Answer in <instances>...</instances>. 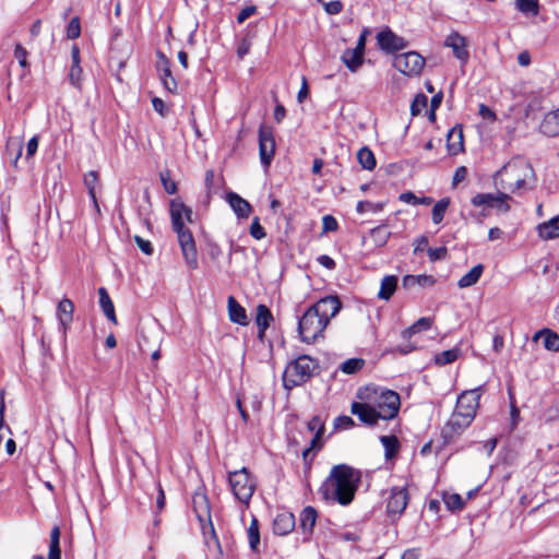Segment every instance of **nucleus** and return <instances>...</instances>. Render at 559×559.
<instances>
[{
  "mask_svg": "<svg viewBox=\"0 0 559 559\" xmlns=\"http://www.w3.org/2000/svg\"><path fill=\"white\" fill-rule=\"evenodd\" d=\"M341 309L342 302L337 296H325L309 307L298 320V333L301 342L314 344L324 338L326 326Z\"/></svg>",
  "mask_w": 559,
  "mask_h": 559,
  "instance_id": "nucleus-1",
  "label": "nucleus"
},
{
  "mask_svg": "<svg viewBox=\"0 0 559 559\" xmlns=\"http://www.w3.org/2000/svg\"><path fill=\"white\" fill-rule=\"evenodd\" d=\"M360 480L359 469L347 464L334 465L320 491L325 500L347 506L354 500Z\"/></svg>",
  "mask_w": 559,
  "mask_h": 559,
  "instance_id": "nucleus-2",
  "label": "nucleus"
},
{
  "mask_svg": "<svg viewBox=\"0 0 559 559\" xmlns=\"http://www.w3.org/2000/svg\"><path fill=\"white\" fill-rule=\"evenodd\" d=\"M170 217L174 231L177 234L178 242L187 265L198 269V252L191 231L185 227V222H192V210L181 201L174 200L170 203Z\"/></svg>",
  "mask_w": 559,
  "mask_h": 559,
  "instance_id": "nucleus-3",
  "label": "nucleus"
},
{
  "mask_svg": "<svg viewBox=\"0 0 559 559\" xmlns=\"http://www.w3.org/2000/svg\"><path fill=\"white\" fill-rule=\"evenodd\" d=\"M534 180L532 165L524 158H513L493 175V183L497 190L515 193L526 189L530 181Z\"/></svg>",
  "mask_w": 559,
  "mask_h": 559,
  "instance_id": "nucleus-4",
  "label": "nucleus"
},
{
  "mask_svg": "<svg viewBox=\"0 0 559 559\" xmlns=\"http://www.w3.org/2000/svg\"><path fill=\"white\" fill-rule=\"evenodd\" d=\"M356 396L358 400L369 403L382 420L395 418L401 407L400 394L383 386L366 385L358 389Z\"/></svg>",
  "mask_w": 559,
  "mask_h": 559,
  "instance_id": "nucleus-5",
  "label": "nucleus"
},
{
  "mask_svg": "<svg viewBox=\"0 0 559 559\" xmlns=\"http://www.w3.org/2000/svg\"><path fill=\"white\" fill-rule=\"evenodd\" d=\"M317 367V361L308 355H301L290 361L283 374L285 389L292 390L307 382L312 377Z\"/></svg>",
  "mask_w": 559,
  "mask_h": 559,
  "instance_id": "nucleus-6",
  "label": "nucleus"
},
{
  "mask_svg": "<svg viewBox=\"0 0 559 559\" xmlns=\"http://www.w3.org/2000/svg\"><path fill=\"white\" fill-rule=\"evenodd\" d=\"M228 484L235 498L248 507L258 486L257 478L242 467L228 473Z\"/></svg>",
  "mask_w": 559,
  "mask_h": 559,
  "instance_id": "nucleus-7",
  "label": "nucleus"
},
{
  "mask_svg": "<svg viewBox=\"0 0 559 559\" xmlns=\"http://www.w3.org/2000/svg\"><path fill=\"white\" fill-rule=\"evenodd\" d=\"M424 66L425 59L416 51L400 53L393 59V67L408 76L418 75Z\"/></svg>",
  "mask_w": 559,
  "mask_h": 559,
  "instance_id": "nucleus-8",
  "label": "nucleus"
},
{
  "mask_svg": "<svg viewBox=\"0 0 559 559\" xmlns=\"http://www.w3.org/2000/svg\"><path fill=\"white\" fill-rule=\"evenodd\" d=\"M497 194L492 193H477L472 198V204L474 206H485L489 209H496L500 213H508L510 211L509 201L511 197L509 193L502 190H498Z\"/></svg>",
  "mask_w": 559,
  "mask_h": 559,
  "instance_id": "nucleus-9",
  "label": "nucleus"
},
{
  "mask_svg": "<svg viewBox=\"0 0 559 559\" xmlns=\"http://www.w3.org/2000/svg\"><path fill=\"white\" fill-rule=\"evenodd\" d=\"M481 394V386L462 392L457 397L454 411L460 412L463 415H466L467 417H472L474 419L476 416L477 408L479 406V400Z\"/></svg>",
  "mask_w": 559,
  "mask_h": 559,
  "instance_id": "nucleus-10",
  "label": "nucleus"
},
{
  "mask_svg": "<svg viewBox=\"0 0 559 559\" xmlns=\"http://www.w3.org/2000/svg\"><path fill=\"white\" fill-rule=\"evenodd\" d=\"M275 140L270 127L261 126L259 129V155L261 164L267 168L274 157Z\"/></svg>",
  "mask_w": 559,
  "mask_h": 559,
  "instance_id": "nucleus-11",
  "label": "nucleus"
},
{
  "mask_svg": "<svg viewBox=\"0 0 559 559\" xmlns=\"http://www.w3.org/2000/svg\"><path fill=\"white\" fill-rule=\"evenodd\" d=\"M408 492L405 487H393L386 503L389 516H401L408 504Z\"/></svg>",
  "mask_w": 559,
  "mask_h": 559,
  "instance_id": "nucleus-12",
  "label": "nucleus"
},
{
  "mask_svg": "<svg viewBox=\"0 0 559 559\" xmlns=\"http://www.w3.org/2000/svg\"><path fill=\"white\" fill-rule=\"evenodd\" d=\"M444 46L452 49L454 57L466 64L469 59L468 41L457 32H451L444 39Z\"/></svg>",
  "mask_w": 559,
  "mask_h": 559,
  "instance_id": "nucleus-13",
  "label": "nucleus"
},
{
  "mask_svg": "<svg viewBox=\"0 0 559 559\" xmlns=\"http://www.w3.org/2000/svg\"><path fill=\"white\" fill-rule=\"evenodd\" d=\"M377 41L380 49L386 52H394L404 49L407 46V41L394 34L390 28H385L378 33Z\"/></svg>",
  "mask_w": 559,
  "mask_h": 559,
  "instance_id": "nucleus-14",
  "label": "nucleus"
},
{
  "mask_svg": "<svg viewBox=\"0 0 559 559\" xmlns=\"http://www.w3.org/2000/svg\"><path fill=\"white\" fill-rule=\"evenodd\" d=\"M350 412L356 415L361 423L368 426H374L378 424L379 419H381V417H378L376 409L365 401L358 400L357 402H353Z\"/></svg>",
  "mask_w": 559,
  "mask_h": 559,
  "instance_id": "nucleus-15",
  "label": "nucleus"
},
{
  "mask_svg": "<svg viewBox=\"0 0 559 559\" xmlns=\"http://www.w3.org/2000/svg\"><path fill=\"white\" fill-rule=\"evenodd\" d=\"M472 417H467L460 412L454 411L444 427V433L448 437L461 435L473 421Z\"/></svg>",
  "mask_w": 559,
  "mask_h": 559,
  "instance_id": "nucleus-16",
  "label": "nucleus"
},
{
  "mask_svg": "<svg viewBox=\"0 0 559 559\" xmlns=\"http://www.w3.org/2000/svg\"><path fill=\"white\" fill-rule=\"evenodd\" d=\"M309 431L314 432L310 445L302 451L304 459H307L312 450H319L322 447V435L324 432V424L319 416H314L307 425Z\"/></svg>",
  "mask_w": 559,
  "mask_h": 559,
  "instance_id": "nucleus-17",
  "label": "nucleus"
},
{
  "mask_svg": "<svg viewBox=\"0 0 559 559\" xmlns=\"http://www.w3.org/2000/svg\"><path fill=\"white\" fill-rule=\"evenodd\" d=\"M73 312L74 304L70 299L63 298L59 301L57 306V318L63 334L67 333V330L73 320Z\"/></svg>",
  "mask_w": 559,
  "mask_h": 559,
  "instance_id": "nucleus-18",
  "label": "nucleus"
},
{
  "mask_svg": "<svg viewBox=\"0 0 559 559\" xmlns=\"http://www.w3.org/2000/svg\"><path fill=\"white\" fill-rule=\"evenodd\" d=\"M157 70L164 87L168 92L175 93L177 91V82L171 74L169 61L163 53H159Z\"/></svg>",
  "mask_w": 559,
  "mask_h": 559,
  "instance_id": "nucleus-19",
  "label": "nucleus"
},
{
  "mask_svg": "<svg viewBox=\"0 0 559 559\" xmlns=\"http://www.w3.org/2000/svg\"><path fill=\"white\" fill-rule=\"evenodd\" d=\"M539 130L546 136H559V108L545 115Z\"/></svg>",
  "mask_w": 559,
  "mask_h": 559,
  "instance_id": "nucleus-20",
  "label": "nucleus"
},
{
  "mask_svg": "<svg viewBox=\"0 0 559 559\" xmlns=\"http://www.w3.org/2000/svg\"><path fill=\"white\" fill-rule=\"evenodd\" d=\"M227 201L239 218H248L250 216L252 207L247 200L235 192H230L227 194Z\"/></svg>",
  "mask_w": 559,
  "mask_h": 559,
  "instance_id": "nucleus-21",
  "label": "nucleus"
},
{
  "mask_svg": "<svg viewBox=\"0 0 559 559\" xmlns=\"http://www.w3.org/2000/svg\"><path fill=\"white\" fill-rule=\"evenodd\" d=\"M295 527V518L292 513L284 512L275 516L273 521V532L276 535H286Z\"/></svg>",
  "mask_w": 559,
  "mask_h": 559,
  "instance_id": "nucleus-22",
  "label": "nucleus"
},
{
  "mask_svg": "<svg viewBox=\"0 0 559 559\" xmlns=\"http://www.w3.org/2000/svg\"><path fill=\"white\" fill-rule=\"evenodd\" d=\"M228 306V314L229 319L234 323H238L240 325L248 324V317L246 313V309L235 299V297L229 296L227 299Z\"/></svg>",
  "mask_w": 559,
  "mask_h": 559,
  "instance_id": "nucleus-23",
  "label": "nucleus"
},
{
  "mask_svg": "<svg viewBox=\"0 0 559 559\" xmlns=\"http://www.w3.org/2000/svg\"><path fill=\"white\" fill-rule=\"evenodd\" d=\"M273 321L271 310L265 305H259L257 307L255 323L258 325V337L263 340L266 329Z\"/></svg>",
  "mask_w": 559,
  "mask_h": 559,
  "instance_id": "nucleus-24",
  "label": "nucleus"
},
{
  "mask_svg": "<svg viewBox=\"0 0 559 559\" xmlns=\"http://www.w3.org/2000/svg\"><path fill=\"white\" fill-rule=\"evenodd\" d=\"M99 295V306L105 314V317L112 322L114 324L118 323L114 302L105 287L98 288Z\"/></svg>",
  "mask_w": 559,
  "mask_h": 559,
  "instance_id": "nucleus-25",
  "label": "nucleus"
},
{
  "mask_svg": "<svg viewBox=\"0 0 559 559\" xmlns=\"http://www.w3.org/2000/svg\"><path fill=\"white\" fill-rule=\"evenodd\" d=\"M436 284V278L431 275H405L402 280L404 288L409 289L415 286L431 287Z\"/></svg>",
  "mask_w": 559,
  "mask_h": 559,
  "instance_id": "nucleus-26",
  "label": "nucleus"
},
{
  "mask_svg": "<svg viewBox=\"0 0 559 559\" xmlns=\"http://www.w3.org/2000/svg\"><path fill=\"white\" fill-rule=\"evenodd\" d=\"M538 236L542 239H555L559 237V215L537 226Z\"/></svg>",
  "mask_w": 559,
  "mask_h": 559,
  "instance_id": "nucleus-27",
  "label": "nucleus"
},
{
  "mask_svg": "<svg viewBox=\"0 0 559 559\" xmlns=\"http://www.w3.org/2000/svg\"><path fill=\"white\" fill-rule=\"evenodd\" d=\"M397 276L386 275L382 278L380 289L378 292V298L381 300H390L397 288Z\"/></svg>",
  "mask_w": 559,
  "mask_h": 559,
  "instance_id": "nucleus-28",
  "label": "nucleus"
},
{
  "mask_svg": "<svg viewBox=\"0 0 559 559\" xmlns=\"http://www.w3.org/2000/svg\"><path fill=\"white\" fill-rule=\"evenodd\" d=\"M544 336V347L549 352H559V335L549 330L544 329L535 333L533 340L536 341L538 337Z\"/></svg>",
  "mask_w": 559,
  "mask_h": 559,
  "instance_id": "nucleus-29",
  "label": "nucleus"
},
{
  "mask_svg": "<svg viewBox=\"0 0 559 559\" xmlns=\"http://www.w3.org/2000/svg\"><path fill=\"white\" fill-rule=\"evenodd\" d=\"M341 59L349 71L356 72L362 64L364 55L359 51H356L355 49H346L343 52Z\"/></svg>",
  "mask_w": 559,
  "mask_h": 559,
  "instance_id": "nucleus-30",
  "label": "nucleus"
},
{
  "mask_svg": "<svg viewBox=\"0 0 559 559\" xmlns=\"http://www.w3.org/2000/svg\"><path fill=\"white\" fill-rule=\"evenodd\" d=\"M484 272V265L477 264L473 266L466 274H464L457 282L460 288H467L475 285Z\"/></svg>",
  "mask_w": 559,
  "mask_h": 559,
  "instance_id": "nucleus-31",
  "label": "nucleus"
},
{
  "mask_svg": "<svg viewBox=\"0 0 559 559\" xmlns=\"http://www.w3.org/2000/svg\"><path fill=\"white\" fill-rule=\"evenodd\" d=\"M84 186L87 189L88 195L94 204V207L99 212V206L96 198V186L98 183V174L91 170L84 175Z\"/></svg>",
  "mask_w": 559,
  "mask_h": 559,
  "instance_id": "nucleus-32",
  "label": "nucleus"
},
{
  "mask_svg": "<svg viewBox=\"0 0 559 559\" xmlns=\"http://www.w3.org/2000/svg\"><path fill=\"white\" fill-rule=\"evenodd\" d=\"M318 513L314 508L306 507L300 513V527L305 533H311L317 521Z\"/></svg>",
  "mask_w": 559,
  "mask_h": 559,
  "instance_id": "nucleus-33",
  "label": "nucleus"
},
{
  "mask_svg": "<svg viewBox=\"0 0 559 559\" xmlns=\"http://www.w3.org/2000/svg\"><path fill=\"white\" fill-rule=\"evenodd\" d=\"M380 441L384 448V456L386 460L393 459L400 449V441L395 436H381Z\"/></svg>",
  "mask_w": 559,
  "mask_h": 559,
  "instance_id": "nucleus-34",
  "label": "nucleus"
},
{
  "mask_svg": "<svg viewBox=\"0 0 559 559\" xmlns=\"http://www.w3.org/2000/svg\"><path fill=\"white\" fill-rule=\"evenodd\" d=\"M60 534L59 526H55L50 532L48 559H61Z\"/></svg>",
  "mask_w": 559,
  "mask_h": 559,
  "instance_id": "nucleus-35",
  "label": "nucleus"
},
{
  "mask_svg": "<svg viewBox=\"0 0 559 559\" xmlns=\"http://www.w3.org/2000/svg\"><path fill=\"white\" fill-rule=\"evenodd\" d=\"M357 159H358V163L361 165V167L367 170H372L377 165L374 154L367 146L361 147L358 151Z\"/></svg>",
  "mask_w": 559,
  "mask_h": 559,
  "instance_id": "nucleus-36",
  "label": "nucleus"
},
{
  "mask_svg": "<svg viewBox=\"0 0 559 559\" xmlns=\"http://www.w3.org/2000/svg\"><path fill=\"white\" fill-rule=\"evenodd\" d=\"M370 237L378 247H383L390 239L391 233L385 225H379L370 230Z\"/></svg>",
  "mask_w": 559,
  "mask_h": 559,
  "instance_id": "nucleus-37",
  "label": "nucleus"
},
{
  "mask_svg": "<svg viewBox=\"0 0 559 559\" xmlns=\"http://www.w3.org/2000/svg\"><path fill=\"white\" fill-rule=\"evenodd\" d=\"M247 535L250 548L255 551L258 549V546L260 545V533L259 522L254 516L252 518L250 525L247 530Z\"/></svg>",
  "mask_w": 559,
  "mask_h": 559,
  "instance_id": "nucleus-38",
  "label": "nucleus"
},
{
  "mask_svg": "<svg viewBox=\"0 0 559 559\" xmlns=\"http://www.w3.org/2000/svg\"><path fill=\"white\" fill-rule=\"evenodd\" d=\"M516 8L525 15L536 16L539 12L538 0H515Z\"/></svg>",
  "mask_w": 559,
  "mask_h": 559,
  "instance_id": "nucleus-39",
  "label": "nucleus"
},
{
  "mask_svg": "<svg viewBox=\"0 0 559 559\" xmlns=\"http://www.w3.org/2000/svg\"><path fill=\"white\" fill-rule=\"evenodd\" d=\"M449 205H450L449 198H443L433 205L432 222L435 224H440L442 222Z\"/></svg>",
  "mask_w": 559,
  "mask_h": 559,
  "instance_id": "nucleus-40",
  "label": "nucleus"
},
{
  "mask_svg": "<svg viewBox=\"0 0 559 559\" xmlns=\"http://www.w3.org/2000/svg\"><path fill=\"white\" fill-rule=\"evenodd\" d=\"M459 357V349L452 348L443 350L435 356L437 365L444 366L454 362Z\"/></svg>",
  "mask_w": 559,
  "mask_h": 559,
  "instance_id": "nucleus-41",
  "label": "nucleus"
},
{
  "mask_svg": "<svg viewBox=\"0 0 559 559\" xmlns=\"http://www.w3.org/2000/svg\"><path fill=\"white\" fill-rule=\"evenodd\" d=\"M443 501L450 511H460L464 508V500L459 493H445Z\"/></svg>",
  "mask_w": 559,
  "mask_h": 559,
  "instance_id": "nucleus-42",
  "label": "nucleus"
},
{
  "mask_svg": "<svg viewBox=\"0 0 559 559\" xmlns=\"http://www.w3.org/2000/svg\"><path fill=\"white\" fill-rule=\"evenodd\" d=\"M383 202H370V201H359L356 205V211L359 214H365L367 212L379 213L383 210Z\"/></svg>",
  "mask_w": 559,
  "mask_h": 559,
  "instance_id": "nucleus-43",
  "label": "nucleus"
},
{
  "mask_svg": "<svg viewBox=\"0 0 559 559\" xmlns=\"http://www.w3.org/2000/svg\"><path fill=\"white\" fill-rule=\"evenodd\" d=\"M365 365V361L364 359H360V358H350V359H347L345 360L342 365H341V370L344 372V373H347V374H353L357 371H359Z\"/></svg>",
  "mask_w": 559,
  "mask_h": 559,
  "instance_id": "nucleus-44",
  "label": "nucleus"
},
{
  "mask_svg": "<svg viewBox=\"0 0 559 559\" xmlns=\"http://www.w3.org/2000/svg\"><path fill=\"white\" fill-rule=\"evenodd\" d=\"M452 136H456L457 142L449 143L448 144L449 151L452 154H457L459 152H461L463 150V132H462V130L461 129L456 130L455 128L452 129L449 132L448 138L451 139Z\"/></svg>",
  "mask_w": 559,
  "mask_h": 559,
  "instance_id": "nucleus-45",
  "label": "nucleus"
},
{
  "mask_svg": "<svg viewBox=\"0 0 559 559\" xmlns=\"http://www.w3.org/2000/svg\"><path fill=\"white\" fill-rule=\"evenodd\" d=\"M428 98L424 94H418L414 98L411 110L413 116H417L421 112V110L427 106Z\"/></svg>",
  "mask_w": 559,
  "mask_h": 559,
  "instance_id": "nucleus-46",
  "label": "nucleus"
},
{
  "mask_svg": "<svg viewBox=\"0 0 559 559\" xmlns=\"http://www.w3.org/2000/svg\"><path fill=\"white\" fill-rule=\"evenodd\" d=\"M82 73H83V71H82L81 66H71L70 67L69 80H70V83L76 88L81 87Z\"/></svg>",
  "mask_w": 559,
  "mask_h": 559,
  "instance_id": "nucleus-47",
  "label": "nucleus"
},
{
  "mask_svg": "<svg viewBox=\"0 0 559 559\" xmlns=\"http://www.w3.org/2000/svg\"><path fill=\"white\" fill-rule=\"evenodd\" d=\"M81 35V24L79 17H73L67 27V36L70 39H75Z\"/></svg>",
  "mask_w": 559,
  "mask_h": 559,
  "instance_id": "nucleus-48",
  "label": "nucleus"
},
{
  "mask_svg": "<svg viewBox=\"0 0 559 559\" xmlns=\"http://www.w3.org/2000/svg\"><path fill=\"white\" fill-rule=\"evenodd\" d=\"M250 235L257 239L261 240L265 237V230L263 226L260 224L259 217H254L250 225Z\"/></svg>",
  "mask_w": 559,
  "mask_h": 559,
  "instance_id": "nucleus-49",
  "label": "nucleus"
},
{
  "mask_svg": "<svg viewBox=\"0 0 559 559\" xmlns=\"http://www.w3.org/2000/svg\"><path fill=\"white\" fill-rule=\"evenodd\" d=\"M427 252L430 261L432 262L443 260L448 255V250L445 247L428 248Z\"/></svg>",
  "mask_w": 559,
  "mask_h": 559,
  "instance_id": "nucleus-50",
  "label": "nucleus"
},
{
  "mask_svg": "<svg viewBox=\"0 0 559 559\" xmlns=\"http://www.w3.org/2000/svg\"><path fill=\"white\" fill-rule=\"evenodd\" d=\"M14 57L17 59L21 67L26 68L27 63V50L21 45L17 44L14 49Z\"/></svg>",
  "mask_w": 559,
  "mask_h": 559,
  "instance_id": "nucleus-51",
  "label": "nucleus"
},
{
  "mask_svg": "<svg viewBox=\"0 0 559 559\" xmlns=\"http://www.w3.org/2000/svg\"><path fill=\"white\" fill-rule=\"evenodd\" d=\"M38 143H39L38 135H34L32 139H29V141L27 142V146H26V156H25L26 159H31L36 154L37 148H38Z\"/></svg>",
  "mask_w": 559,
  "mask_h": 559,
  "instance_id": "nucleus-52",
  "label": "nucleus"
},
{
  "mask_svg": "<svg viewBox=\"0 0 559 559\" xmlns=\"http://www.w3.org/2000/svg\"><path fill=\"white\" fill-rule=\"evenodd\" d=\"M257 12V7L255 5H249V7H246L243 8L238 16H237V22L239 24H242L246 20H248L251 15H253L254 13Z\"/></svg>",
  "mask_w": 559,
  "mask_h": 559,
  "instance_id": "nucleus-53",
  "label": "nucleus"
},
{
  "mask_svg": "<svg viewBox=\"0 0 559 559\" xmlns=\"http://www.w3.org/2000/svg\"><path fill=\"white\" fill-rule=\"evenodd\" d=\"M134 240L143 253H145L147 255L153 253V247L148 240H145L140 236H135Z\"/></svg>",
  "mask_w": 559,
  "mask_h": 559,
  "instance_id": "nucleus-54",
  "label": "nucleus"
},
{
  "mask_svg": "<svg viewBox=\"0 0 559 559\" xmlns=\"http://www.w3.org/2000/svg\"><path fill=\"white\" fill-rule=\"evenodd\" d=\"M322 224L324 231H334L338 226L336 219L331 215L323 216Z\"/></svg>",
  "mask_w": 559,
  "mask_h": 559,
  "instance_id": "nucleus-55",
  "label": "nucleus"
},
{
  "mask_svg": "<svg viewBox=\"0 0 559 559\" xmlns=\"http://www.w3.org/2000/svg\"><path fill=\"white\" fill-rule=\"evenodd\" d=\"M467 176V168L465 166H460L455 169L452 183L453 186L459 185L460 182L464 181Z\"/></svg>",
  "mask_w": 559,
  "mask_h": 559,
  "instance_id": "nucleus-56",
  "label": "nucleus"
},
{
  "mask_svg": "<svg viewBox=\"0 0 559 559\" xmlns=\"http://www.w3.org/2000/svg\"><path fill=\"white\" fill-rule=\"evenodd\" d=\"M431 325H432V320L430 318H426V317L418 319L414 323V326H415V329H417L418 332L427 331L431 328Z\"/></svg>",
  "mask_w": 559,
  "mask_h": 559,
  "instance_id": "nucleus-57",
  "label": "nucleus"
},
{
  "mask_svg": "<svg viewBox=\"0 0 559 559\" xmlns=\"http://www.w3.org/2000/svg\"><path fill=\"white\" fill-rule=\"evenodd\" d=\"M355 425L354 420L349 416H340L335 419V426L343 429L352 428Z\"/></svg>",
  "mask_w": 559,
  "mask_h": 559,
  "instance_id": "nucleus-58",
  "label": "nucleus"
},
{
  "mask_svg": "<svg viewBox=\"0 0 559 559\" xmlns=\"http://www.w3.org/2000/svg\"><path fill=\"white\" fill-rule=\"evenodd\" d=\"M400 201L412 204V205H418V197L415 195L412 191H406L400 194L399 197Z\"/></svg>",
  "mask_w": 559,
  "mask_h": 559,
  "instance_id": "nucleus-59",
  "label": "nucleus"
},
{
  "mask_svg": "<svg viewBox=\"0 0 559 559\" xmlns=\"http://www.w3.org/2000/svg\"><path fill=\"white\" fill-rule=\"evenodd\" d=\"M324 7H325V11L329 14H338L343 10V4L341 1H331V2L325 3Z\"/></svg>",
  "mask_w": 559,
  "mask_h": 559,
  "instance_id": "nucleus-60",
  "label": "nucleus"
},
{
  "mask_svg": "<svg viewBox=\"0 0 559 559\" xmlns=\"http://www.w3.org/2000/svg\"><path fill=\"white\" fill-rule=\"evenodd\" d=\"M479 115L484 118V119H487V120H491V121H495L496 120V114L489 108L487 107L486 105L481 104L479 106V110H478Z\"/></svg>",
  "mask_w": 559,
  "mask_h": 559,
  "instance_id": "nucleus-61",
  "label": "nucleus"
},
{
  "mask_svg": "<svg viewBox=\"0 0 559 559\" xmlns=\"http://www.w3.org/2000/svg\"><path fill=\"white\" fill-rule=\"evenodd\" d=\"M251 48V43L248 39H242L237 48V55L239 58H243Z\"/></svg>",
  "mask_w": 559,
  "mask_h": 559,
  "instance_id": "nucleus-62",
  "label": "nucleus"
},
{
  "mask_svg": "<svg viewBox=\"0 0 559 559\" xmlns=\"http://www.w3.org/2000/svg\"><path fill=\"white\" fill-rule=\"evenodd\" d=\"M162 181H163L164 189L168 194H175L177 192V185L175 181L165 178L163 175H162Z\"/></svg>",
  "mask_w": 559,
  "mask_h": 559,
  "instance_id": "nucleus-63",
  "label": "nucleus"
},
{
  "mask_svg": "<svg viewBox=\"0 0 559 559\" xmlns=\"http://www.w3.org/2000/svg\"><path fill=\"white\" fill-rule=\"evenodd\" d=\"M318 262L328 270H333L335 267V261L326 254L320 255L318 258Z\"/></svg>",
  "mask_w": 559,
  "mask_h": 559,
  "instance_id": "nucleus-64",
  "label": "nucleus"
}]
</instances>
